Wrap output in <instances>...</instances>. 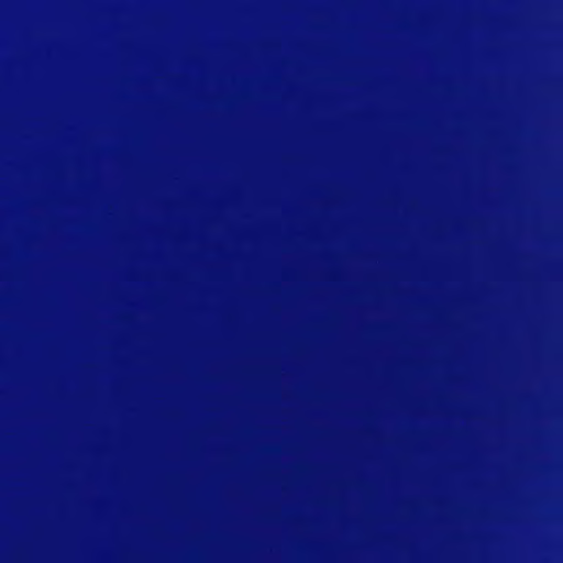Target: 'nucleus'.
<instances>
[{
  "instance_id": "f257e3e1",
  "label": "nucleus",
  "mask_w": 563,
  "mask_h": 563,
  "mask_svg": "<svg viewBox=\"0 0 563 563\" xmlns=\"http://www.w3.org/2000/svg\"><path fill=\"white\" fill-rule=\"evenodd\" d=\"M236 563H246V451H236Z\"/></svg>"
}]
</instances>
